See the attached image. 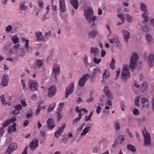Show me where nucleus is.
Here are the masks:
<instances>
[{
    "instance_id": "obj_1",
    "label": "nucleus",
    "mask_w": 154,
    "mask_h": 154,
    "mask_svg": "<svg viewBox=\"0 0 154 154\" xmlns=\"http://www.w3.org/2000/svg\"><path fill=\"white\" fill-rule=\"evenodd\" d=\"M83 15L86 20L89 23L91 28L96 25L94 22L97 20V17L94 16V13L92 8L88 7L85 9Z\"/></svg>"
},
{
    "instance_id": "obj_2",
    "label": "nucleus",
    "mask_w": 154,
    "mask_h": 154,
    "mask_svg": "<svg viewBox=\"0 0 154 154\" xmlns=\"http://www.w3.org/2000/svg\"><path fill=\"white\" fill-rule=\"evenodd\" d=\"M139 57L136 53H134L131 56L130 61V66L134 69L137 66Z\"/></svg>"
},
{
    "instance_id": "obj_3",
    "label": "nucleus",
    "mask_w": 154,
    "mask_h": 154,
    "mask_svg": "<svg viewBox=\"0 0 154 154\" xmlns=\"http://www.w3.org/2000/svg\"><path fill=\"white\" fill-rule=\"evenodd\" d=\"M143 134L144 137L143 145L145 146H149L151 144V140L149 134L145 130L143 131Z\"/></svg>"
},
{
    "instance_id": "obj_4",
    "label": "nucleus",
    "mask_w": 154,
    "mask_h": 154,
    "mask_svg": "<svg viewBox=\"0 0 154 154\" xmlns=\"http://www.w3.org/2000/svg\"><path fill=\"white\" fill-rule=\"evenodd\" d=\"M129 66L124 65L123 66L122 73L121 78L122 79H126L128 78L130 76L129 70Z\"/></svg>"
},
{
    "instance_id": "obj_5",
    "label": "nucleus",
    "mask_w": 154,
    "mask_h": 154,
    "mask_svg": "<svg viewBox=\"0 0 154 154\" xmlns=\"http://www.w3.org/2000/svg\"><path fill=\"white\" fill-rule=\"evenodd\" d=\"M75 88L74 83L72 82L66 88L65 94V97L67 98L68 96L73 92Z\"/></svg>"
},
{
    "instance_id": "obj_6",
    "label": "nucleus",
    "mask_w": 154,
    "mask_h": 154,
    "mask_svg": "<svg viewBox=\"0 0 154 154\" xmlns=\"http://www.w3.org/2000/svg\"><path fill=\"white\" fill-rule=\"evenodd\" d=\"M28 85L29 89L31 91H36L38 89V84L35 81L31 80L29 81L28 83Z\"/></svg>"
},
{
    "instance_id": "obj_7",
    "label": "nucleus",
    "mask_w": 154,
    "mask_h": 154,
    "mask_svg": "<svg viewBox=\"0 0 154 154\" xmlns=\"http://www.w3.org/2000/svg\"><path fill=\"white\" fill-rule=\"evenodd\" d=\"M91 74H86L84 75L82 78L79 80V86L82 87L85 85V82L89 78Z\"/></svg>"
},
{
    "instance_id": "obj_8",
    "label": "nucleus",
    "mask_w": 154,
    "mask_h": 154,
    "mask_svg": "<svg viewBox=\"0 0 154 154\" xmlns=\"http://www.w3.org/2000/svg\"><path fill=\"white\" fill-rule=\"evenodd\" d=\"M17 144L15 143H12L10 144L6 149L4 154H10L17 148Z\"/></svg>"
},
{
    "instance_id": "obj_9",
    "label": "nucleus",
    "mask_w": 154,
    "mask_h": 154,
    "mask_svg": "<svg viewBox=\"0 0 154 154\" xmlns=\"http://www.w3.org/2000/svg\"><path fill=\"white\" fill-rule=\"evenodd\" d=\"M147 64L150 67H152L154 64V55L149 54L147 58Z\"/></svg>"
},
{
    "instance_id": "obj_10",
    "label": "nucleus",
    "mask_w": 154,
    "mask_h": 154,
    "mask_svg": "<svg viewBox=\"0 0 154 154\" xmlns=\"http://www.w3.org/2000/svg\"><path fill=\"white\" fill-rule=\"evenodd\" d=\"M38 146V139H36L33 140L30 143L28 146L32 150H34L36 149Z\"/></svg>"
},
{
    "instance_id": "obj_11",
    "label": "nucleus",
    "mask_w": 154,
    "mask_h": 154,
    "mask_svg": "<svg viewBox=\"0 0 154 154\" xmlns=\"http://www.w3.org/2000/svg\"><path fill=\"white\" fill-rule=\"evenodd\" d=\"M53 72L55 75L54 78L57 79L56 75H59L60 72V68L59 65L57 64H54L53 68Z\"/></svg>"
},
{
    "instance_id": "obj_12",
    "label": "nucleus",
    "mask_w": 154,
    "mask_h": 154,
    "mask_svg": "<svg viewBox=\"0 0 154 154\" xmlns=\"http://www.w3.org/2000/svg\"><path fill=\"white\" fill-rule=\"evenodd\" d=\"M56 91V89L55 87L54 86H52L48 89V96L50 97H52L55 94Z\"/></svg>"
},
{
    "instance_id": "obj_13",
    "label": "nucleus",
    "mask_w": 154,
    "mask_h": 154,
    "mask_svg": "<svg viewBox=\"0 0 154 154\" xmlns=\"http://www.w3.org/2000/svg\"><path fill=\"white\" fill-rule=\"evenodd\" d=\"M103 91L108 99H112V95L108 86H105L103 88Z\"/></svg>"
},
{
    "instance_id": "obj_14",
    "label": "nucleus",
    "mask_w": 154,
    "mask_h": 154,
    "mask_svg": "<svg viewBox=\"0 0 154 154\" xmlns=\"http://www.w3.org/2000/svg\"><path fill=\"white\" fill-rule=\"evenodd\" d=\"M60 8V11L63 12L66 11V8L65 0H59Z\"/></svg>"
},
{
    "instance_id": "obj_15",
    "label": "nucleus",
    "mask_w": 154,
    "mask_h": 154,
    "mask_svg": "<svg viewBox=\"0 0 154 154\" xmlns=\"http://www.w3.org/2000/svg\"><path fill=\"white\" fill-rule=\"evenodd\" d=\"M124 140V136L122 135H119L112 146H116L117 144L122 143Z\"/></svg>"
},
{
    "instance_id": "obj_16",
    "label": "nucleus",
    "mask_w": 154,
    "mask_h": 154,
    "mask_svg": "<svg viewBox=\"0 0 154 154\" xmlns=\"http://www.w3.org/2000/svg\"><path fill=\"white\" fill-rule=\"evenodd\" d=\"M122 33L125 41L126 42H128L130 36L129 32L126 30H123Z\"/></svg>"
},
{
    "instance_id": "obj_17",
    "label": "nucleus",
    "mask_w": 154,
    "mask_h": 154,
    "mask_svg": "<svg viewBox=\"0 0 154 154\" xmlns=\"http://www.w3.org/2000/svg\"><path fill=\"white\" fill-rule=\"evenodd\" d=\"M8 75H5L3 76L2 82L1 85L3 87H6L8 85Z\"/></svg>"
},
{
    "instance_id": "obj_18",
    "label": "nucleus",
    "mask_w": 154,
    "mask_h": 154,
    "mask_svg": "<svg viewBox=\"0 0 154 154\" xmlns=\"http://www.w3.org/2000/svg\"><path fill=\"white\" fill-rule=\"evenodd\" d=\"M47 123L48 124L47 127L50 129H53L55 126L54 122L53 120L51 118L48 119Z\"/></svg>"
},
{
    "instance_id": "obj_19",
    "label": "nucleus",
    "mask_w": 154,
    "mask_h": 154,
    "mask_svg": "<svg viewBox=\"0 0 154 154\" xmlns=\"http://www.w3.org/2000/svg\"><path fill=\"white\" fill-rule=\"evenodd\" d=\"M98 34V32L97 30H92L88 34V36L89 38L93 39Z\"/></svg>"
},
{
    "instance_id": "obj_20",
    "label": "nucleus",
    "mask_w": 154,
    "mask_h": 154,
    "mask_svg": "<svg viewBox=\"0 0 154 154\" xmlns=\"http://www.w3.org/2000/svg\"><path fill=\"white\" fill-rule=\"evenodd\" d=\"M141 101L142 106L143 107H147L149 106V101L147 98H143L141 99Z\"/></svg>"
},
{
    "instance_id": "obj_21",
    "label": "nucleus",
    "mask_w": 154,
    "mask_h": 154,
    "mask_svg": "<svg viewBox=\"0 0 154 154\" xmlns=\"http://www.w3.org/2000/svg\"><path fill=\"white\" fill-rule=\"evenodd\" d=\"M36 41L40 42L43 40V36L42 32L40 31H37L35 33Z\"/></svg>"
},
{
    "instance_id": "obj_22",
    "label": "nucleus",
    "mask_w": 154,
    "mask_h": 154,
    "mask_svg": "<svg viewBox=\"0 0 154 154\" xmlns=\"http://www.w3.org/2000/svg\"><path fill=\"white\" fill-rule=\"evenodd\" d=\"M90 53L91 54H93L94 56H97L98 54L99 51L98 49L96 48L91 47V48Z\"/></svg>"
},
{
    "instance_id": "obj_23",
    "label": "nucleus",
    "mask_w": 154,
    "mask_h": 154,
    "mask_svg": "<svg viewBox=\"0 0 154 154\" xmlns=\"http://www.w3.org/2000/svg\"><path fill=\"white\" fill-rule=\"evenodd\" d=\"M140 8L143 11L145 12H148V9L147 8V6L143 2H141L140 3Z\"/></svg>"
},
{
    "instance_id": "obj_24",
    "label": "nucleus",
    "mask_w": 154,
    "mask_h": 154,
    "mask_svg": "<svg viewBox=\"0 0 154 154\" xmlns=\"http://www.w3.org/2000/svg\"><path fill=\"white\" fill-rule=\"evenodd\" d=\"M19 9L20 10L26 11L28 9V7L25 5L24 2L21 3L20 4Z\"/></svg>"
},
{
    "instance_id": "obj_25",
    "label": "nucleus",
    "mask_w": 154,
    "mask_h": 154,
    "mask_svg": "<svg viewBox=\"0 0 154 154\" xmlns=\"http://www.w3.org/2000/svg\"><path fill=\"white\" fill-rule=\"evenodd\" d=\"M91 127H87L85 128L83 130V131L81 134V135L84 136L87 133L91 131Z\"/></svg>"
},
{
    "instance_id": "obj_26",
    "label": "nucleus",
    "mask_w": 154,
    "mask_h": 154,
    "mask_svg": "<svg viewBox=\"0 0 154 154\" xmlns=\"http://www.w3.org/2000/svg\"><path fill=\"white\" fill-rule=\"evenodd\" d=\"M147 13V12L144 13L142 15V17L144 19V20L143 22V23L144 24L146 23L148 20V17Z\"/></svg>"
},
{
    "instance_id": "obj_27",
    "label": "nucleus",
    "mask_w": 154,
    "mask_h": 154,
    "mask_svg": "<svg viewBox=\"0 0 154 154\" xmlns=\"http://www.w3.org/2000/svg\"><path fill=\"white\" fill-rule=\"evenodd\" d=\"M16 123H14L11 126L8 130V132L10 134L11 133L12 131L13 132L15 131L16 130Z\"/></svg>"
},
{
    "instance_id": "obj_28",
    "label": "nucleus",
    "mask_w": 154,
    "mask_h": 154,
    "mask_svg": "<svg viewBox=\"0 0 154 154\" xmlns=\"http://www.w3.org/2000/svg\"><path fill=\"white\" fill-rule=\"evenodd\" d=\"M70 3L72 5L75 9H77L78 8V2L77 0H71Z\"/></svg>"
},
{
    "instance_id": "obj_29",
    "label": "nucleus",
    "mask_w": 154,
    "mask_h": 154,
    "mask_svg": "<svg viewBox=\"0 0 154 154\" xmlns=\"http://www.w3.org/2000/svg\"><path fill=\"white\" fill-rule=\"evenodd\" d=\"M141 95H139L137 97H135L134 101L135 105L137 107H139V102L140 99Z\"/></svg>"
},
{
    "instance_id": "obj_30",
    "label": "nucleus",
    "mask_w": 154,
    "mask_h": 154,
    "mask_svg": "<svg viewBox=\"0 0 154 154\" xmlns=\"http://www.w3.org/2000/svg\"><path fill=\"white\" fill-rule=\"evenodd\" d=\"M146 38L148 43L149 44L153 42V38L149 34H146Z\"/></svg>"
},
{
    "instance_id": "obj_31",
    "label": "nucleus",
    "mask_w": 154,
    "mask_h": 154,
    "mask_svg": "<svg viewBox=\"0 0 154 154\" xmlns=\"http://www.w3.org/2000/svg\"><path fill=\"white\" fill-rule=\"evenodd\" d=\"M114 126L115 127V129L116 130H119L120 129V126L119 122L117 121H115L114 123Z\"/></svg>"
},
{
    "instance_id": "obj_32",
    "label": "nucleus",
    "mask_w": 154,
    "mask_h": 154,
    "mask_svg": "<svg viewBox=\"0 0 154 154\" xmlns=\"http://www.w3.org/2000/svg\"><path fill=\"white\" fill-rule=\"evenodd\" d=\"M109 76V73L107 70H105L103 74L102 77L103 78L106 79Z\"/></svg>"
},
{
    "instance_id": "obj_33",
    "label": "nucleus",
    "mask_w": 154,
    "mask_h": 154,
    "mask_svg": "<svg viewBox=\"0 0 154 154\" xmlns=\"http://www.w3.org/2000/svg\"><path fill=\"white\" fill-rule=\"evenodd\" d=\"M11 40L14 44L17 43L19 42V38L16 36H14L12 37Z\"/></svg>"
},
{
    "instance_id": "obj_34",
    "label": "nucleus",
    "mask_w": 154,
    "mask_h": 154,
    "mask_svg": "<svg viewBox=\"0 0 154 154\" xmlns=\"http://www.w3.org/2000/svg\"><path fill=\"white\" fill-rule=\"evenodd\" d=\"M56 105L55 103H54L52 105L49 106V107L48 109L47 112H49L53 110L55 108V106Z\"/></svg>"
},
{
    "instance_id": "obj_35",
    "label": "nucleus",
    "mask_w": 154,
    "mask_h": 154,
    "mask_svg": "<svg viewBox=\"0 0 154 154\" xmlns=\"http://www.w3.org/2000/svg\"><path fill=\"white\" fill-rule=\"evenodd\" d=\"M127 20V21L130 23H131L133 21V17L129 15H126Z\"/></svg>"
},
{
    "instance_id": "obj_36",
    "label": "nucleus",
    "mask_w": 154,
    "mask_h": 154,
    "mask_svg": "<svg viewBox=\"0 0 154 154\" xmlns=\"http://www.w3.org/2000/svg\"><path fill=\"white\" fill-rule=\"evenodd\" d=\"M82 116V114H79V117L76 118L73 121V123L74 124L77 123L80 120Z\"/></svg>"
},
{
    "instance_id": "obj_37",
    "label": "nucleus",
    "mask_w": 154,
    "mask_h": 154,
    "mask_svg": "<svg viewBox=\"0 0 154 154\" xmlns=\"http://www.w3.org/2000/svg\"><path fill=\"white\" fill-rule=\"evenodd\" d=\"M127 148L128 149L131 151L133 152L136 151V149L134 148V146L131 145H129L127 146Z\"/></svg>"
},
{
    "instance_id": "obj_38",
    "label": "nucleus",
    "mask_w": 154,
    "mask_h": 154,
    "mask_svg": "<svg viewBox=\"0 0 154 154\" xmlns=\"http://www.w3.org/2000/svg\"><path fill=\"white\" fill-rule=\"evenodd\" d=\"M0 98L2 104L6 105L7 103H6V101L4 95L3 94L1 95L0 96Z\"/></svg>"
},
{
    "instance_id": "obj_39",
    "label": "nucleus",
    "mask_w": 154,
    "mask_h": 154,
    "mask_svg": "<svg viewBox=\"0 0 154 154\" xmlns=\"http://www.w3.org/2000/svg\"><path fill=\"white\" fill-rule=\"evenodd\" d=\"M94 62L96 64H99L101 61V59L100 58H97L96 57H94L93 59Z\"/></svg>"
},
{
    "instance_id": "obj_40",
    "label": "nucleus",
    "mask_w": 154,
    "mask_h": 154,
    "mask_svg": "<svg viewBox=\"0 0 154 154\" xmlns=\"http://www.w3.org/2000/svg\"><path fill=\"white\" fill-rule=\"evenodd\" d=\"M117 16L121 20L122 23H123L125 19V18L123 15L122 14H119L117 15Z\"/></svg>"
},
{
    "instance_id": "obj_41",
    "label": "nucleus",
    "mask_w": 154,
    "mask_h": 154,
    "mask_svg": "<svg viewBox=\"0 0 154 154\" xmlns=\"http://www.w3.org/2000/svg\"><path fill=\"white\" fill-rule=\"evenodd\" d=\"M41 110V106L39 105H38V108L35 114V115L36 116H38L40 113Z\"/></svg>"
},
{
    "instance_id": "obj_42",
    "label": "nucleus",
    "mask_w": 154,
    "mask_h": 154,
    "mask_svg": "<svg viewBox=\"0 0 154 154\" xmlns=\"http://www.w3.org/2000/svg\"><path fill=\"white\" fill-rule=\"evenodd\" d=\"M42 62L40 60H38L37 61L36 63H35V68L36 67V66H38V68H40L41 66L42 65Z\"/></svg>"
},
{
    "instance_id": "obj_43",
    "label": "nucleus",
    "mask_w": 154,
    "mask_h": 154,
    "mask_svg": "<svg viewBox=\"0 0 154 154\" xmlns=\"http://www.w3.org/2000/svg\"><path fill=\"white\" fill-rule=\"evenodd\" d=\"M19 55L21 57H23L25 55V53L23 48L21 49L20 51Z\"/></svg>"
},
{
    "instance_id": "obj_44",
    "label": "nucleus",
    "mask_w": 154,
    "mask_h": 154,
    "mask_svg": "<svg viewBox=\"0 0 154 154\" xmlns=\"http://www.w3.org/2000/svg\"><path fill=\"white\" fill-rule=\"evenodd\" d=\"M38 3L39 5V6L40 9H42V6L43 4V2L42 0H39L38 1Z\"/></svg>"
},
{
    "instance_id": "obj_45",
    "label": "nucleus",
    "mask_w": 154,
    "mask_h": 154,
    "mask_svg": "<svg viewBox=\"0 0 154 154\" xmlns=\"http://www.w3.org/2000/svg\"><path fill=\"white\" fill-rule=\"evenodd\" d=\"M29 40H26L24 48L26 51H28L29 49Z\"/></svg>"
},
{
    "instance_id": "obj_46",
    "label": "nucleus",
    "mask_w": 154,
    "mask_h": 154,
    "mask_svg": "<svg viewBox=\"0 0 154 154\" xmlns=\"http://www.w3.org/2000/svg\"><path fill=\"white\" fill-rule=\"evenodd\" d=\"M57 121H59L60 119L62 118V117L63 116V115L62 113H60L57 112Z\"/></svg>"
},
{
    "instance_id": "obj_47",
    "label": "nucleus",
    "mask_w": 154,
    "mask_h": 154,
    "mask_svg": "<svg viewBox=\"0 0 154 154\" xmlns=\"http://www.w3.org/2000/svg\"><path fill=\"white\" fill-rule=\"evenodd\" d=\"M10 124V122H9L8 120H7L3 122L2 127L4 128L5 127H6L8 125Z\"/></svg>"
},
{
    "instance_id": "obj_48",
    "label": "nucleus",
    "mask_w": 154,
    "mask_h": 154,
    "mask_svg": "<svg viewBox=\"0 0 154 154\" xmlns=\"http://www.w3.org/2000/svg\"><path fill=\"white\" fill-rule=\"evenodd\" d=\"M92 152L93 153H97L99 151L98 148L97 147L94 146L92 148Z\"/></svg>"
},
{
    "instance_id": "obj_49",
    "label": "nucleus",
    "mask_w": 154,
    "mask_h": 154,
    "mask_svg": "<svg viewBox=\"0 0 154 154\" xmlns=\"http://www.w3.org/2000/svg\"><path fill=\"white\" fill-rule=\"evenodd\" d=\"M145 26H143L142 28L143 30L145 32H148L149 29L148 27L146 25V23L144 25Z\"/></svg>"
},
{
    "instance_id": "obj_50",
    "label": "nucleus",
    "mask_w": 154,
    "mask_h": 154,
    "mask_svg": "<svg viewBox=\"0 0 154 154\" xmlns=\"http://www.w3.org/2000/svg\"><path fill=\"white\" fill-rule=\"evenodd\" d=\"M115 63V61L114 59L113 58L112 60V61L111 63L110 64V66L111 68L113 69Z\"/></svg>"
},
{
    "instance_id": "obj_51",
    "label": "nucleus",
    "mask_w": 154,
    "mask_h": 154,
    "mask_svg": "<svg viewBox=\"0 0 154 154\" xmlns=\"http://www.w3.org/2000/svg\"><path fill=\"white\" fill-rule=\"evenodd\" d=\"M120 105L122 110L123 111H124L125 110V106L123 102L122 101L120 102Z\"/></svg>"
},
{
    "instance_id": "obj_52",
    "label": "nucleus",
    "mask_w": 154,
    "mask_h": 154,
    "mask_svg": "<svg viewBox=\"0 0 154 154\" xmlns=\"http://www.w3.org/2000/svg\"><path fill=\"white\" fill-rule=\"evenodd\" d=\"M147 88V85L146 83H144L142 84L141 88L143 90H145Z\"/></svg>"
},
{
    "instance_id": "obj_53",
    "label": "nucleus",
    "mask_w": 154,
    "mask_h": 154,
    "mask_svg": "<svg viewBox=\"0 0 154 154\" xmlns=\"http://www.w3.org/2000/svg\"><path fill=\"white\" fill-rule=\"evenodd\" d=\"M21 103L22 106L23 107H26V106L27 104L26 103L25 100H21Z\"/></svg>"
},
{
    "instance_id": "obj_54",
    "label": "nucleus",
    "mask_w": 154,
    "mask_h": 154,
    "mask_svg": "<svg viewBox=\"0 0 154 154\" xmlns=\"http://www.w3.org/2000/svg\"><path fill=\"white\" fill-rule=\"evenodd\" d=\"M15 108L20 111L22 109V106L21 104H19L18 105H16L15 106Z\"/></svg>"
},
{
    "instance_id": "obj_55",
    "label": "nucleus",
    "mask_w": 154,
    "mask_h": 154,
    "mask_svg": "<svg viewBox=\"0 0 154 154\" xmlns=\"http://www.w3.org/2000/svg\"><path fill=\"white\" fill-rule=\"evenodd\" d=\"M17 119V118L16 117H14L13 118H12L11 119H9L8 120V121L9 122H10V123H12L13 122H14L16 121Z\"/></svg>"
},
{
    "instance_id": "obj_56",
    "label": "nucleus",
    "mask_w": 154,
    "mask_h": 154,
    "mask_svg": "<svg viewBox=\"0 0 154 154\" xmlns=\"http://www.w3.org/2000/svg\"><path fill=\"white\" fill-rule=\"evenodd\" d=\"M20 113L19 111L15 108L12 112L13 114L14 115H17Z\"/></svg>"
},
{
    "instance_id": "obj_57",
    "label": "nucleus",
    "mask_w": 154,
    "mask_h": 154,
    "mask_svg": "<svg viewBox=\"0 0 154 154\" xmlns=\"http://www.w3.org/2000/svg\"><path fill=\"white\" fill-rule=\"evenodd\" d=\"M21 82L23 86V88L24 89L26 87V85L25 84V81L23 80H21Z\"/></svg>"
},
{
    "instance_id": "obj_58",
    "label": "nucleus",
    "mask_w": 154,
    "mask_h": 154,
    "mask_svg": "<svg viewBox=\"0 0 154 154\" xmlns=\"http://www.w3.org/2000/svg\"><path fill=\"white\" fill-rule=\"evenodd\" d=\"M85 123H83L81 125V126L79 127L78 129V130L79 131H82V130L83 129V127L85 125Z\"/></svg>"
},
{
    "instance_id": "obj_59",
    "label": "nucleus",
    "mask_w": 154,
    "mask_h": 154,
    "mask_svg": "<svg viewBox=\"0 0 154 154\" xmlns=\"http://www.w3.org/2000/svg\"><path fill=\"white\" fill-rule=\"evenodd\" d=\"M12 29V27L10 25H8L6 29V31L7 32H9L11 31Z\"/></svg>"
},
{
    "instance_id": "obj_60",
    "label": "nucleus",
    "mask_w": 154,
    "mask_h": 154,
    "mask_svg": "<svg viewBox=\"0 0 154 154\" xmlns=\"http://www.w3.org/2000/svg\"><path fill=\"white\" fill-rule=\"evenodd\" d=\"M75 111L77 112H79V114H81V113L82 112V109H79V107L77 106L76 107L75 109Z\"/></svg>"
},
{
    "instance_id": "obj_61",
    "label": "nucleus",
    "mask_w": 154,
    "mask_h": 154,
    "mask_svg": "<svg viewBox=\"0 0 154 154\" xmlns=\"http://www.w3.org/2000/svg\"><path fill=\"white\" fill-rule=\"evenodd\" d=\"M60 135L61 133L59 132L58 131H57L55 133L54 136L57 138Z\"/></svg>"
},
{
    "instance_id": "obj_62",
    "label": "nucleus",
    "mask_w": 154,
    "mask_h": 154,
    "mask_svg": "<svg viewBox=\"0 0 154 154\" xmlns=\"http://www.w3.org/2000/svg\"><path fill=\"white\" fill-rule=\"evenodd\" d=\"M85 121H91V117H90V116H85Z\"/></svg>"
},
{
    "instance_id": "obj_63",
    "label": "nucleus",
    "mask_w": 154,
    "mask_h": 154,
    "mask_svg": "<svg viewBox=\"0 0 154 154\" xmlns=\"http://www.w3.org/2000/svg\"><path fill=\"white\" fill-rule=\"evenodd\" d=\"M151 104L152 110L154 111V97H153L151 100Z\"/></svg>"
},
{
    "instance_id": "obj_64",
    "label": "nucleus",
    "mask_w": 154,
    "mask_h": 154,
    "mask_svg": "<svg viewBox=\"0 0 154 154\" xmlns=\"http://www.w3.org/2000/svg\"><path fill=\"white\" fill-rule=\"evenodd\" d=\"M27 148H28L27 146H26L25 147V149H24V150H23V152H22V154H27Z\"/></svg>"
}]
</instances>
